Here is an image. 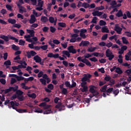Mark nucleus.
I'll use <instances>...</instances> for the list:
<instances>
[{
    "instance_id": "f257e3e1",
    "label": "nucleus",
    "mask_w": 131,
    "mask_h": 131,
    "mask_svg": "<svg viewBox=\"0 0 131 131\" xmlns=\"http://www.w3.org/2000/svg\"><path fill=\"white\" fill-rule=\"evenodd\" d=\"M0 38L4 39L6 42H8V41H9V38L12 39V40H14L15 42H18L19 41V39L11 35L8 36L5 35H2L0 36Z\"/></svg>"
},
{
    "instance_id": "f03ea898",
    "label": "nucleus",
    "mask_w": 131,
    "mask_h": 131,
    "mask_svg": "<svg viewBox=\"0 0 131 131\" xmlns=\"http://www.w3.org/2000/svg\"><path fill=\"white\" fill-rule=\"evenodd\" d=\"M90 90L89 92L91 94H94V96H100L99 92L97 90V86L95 85H91L89 86Z\"/></svg>"
},
{
    "instance_id": "7ed1b4c3",
    "label": "nucleus",
    "mask_w": 131,
    "mask_h": 131,
    "mask_svg": "<svg viewBox=\"0 0 131 131\" xmlns=\"http://www.w3.org/2000/svg\"><path fill=\"white\" fill-rule=\"evenodd\" d=\"M10 105H11V107H12V108L14 109V110H16V111L18 112V113H25L27 112V110L17 108L16 107H15V105H16V104L15 103V102L14 101H11Z\"/></svg>"
},
{
    "instance_id": "20e7f679",
    "label": "nucleus",
    "mask_w": 131,
    "mask_h": 131,
    "mask_svg": "<svg viewBox=\"0 0 131 131\" xmlns=\"http://www.w3.org/2000/svg\"><path fill=\"white\" fill-rule=\"evenodd\" d=\"M77 59L79 62H82V63H84V64H85L87 66H89V67L92 66V64L90 61L85 58L82 59V57H81V56L78 57Z\"/></svg>"
},
{
    "instance_id": "39448f33",
    "label": "nucleus",
    "mask_w": 131,
    "mask_h": 131,
    "mask_svg": "<svg viewBox=\"0 0 131 131\" xmlns=\"http://www.w3.org/2000/svg\"><path fill=\"white\" fill-rule=\"evenodd\" d=\"M105 55L107 58H108L109 61H112L114 58V55L113 53L111 52L109 49H107L105 51Z\"/></svg>"
},
{
    "instance_id": "423d86ee",
    "label": "nucleus",
    "mask_w": 131,
    "mask_h": 131,
    "mask_svg": "<svg viewBox=\"0 0 131 131\" xmlns=\"http://www.w3.org/2000/svg\"><path fill=\"white\" fill-rule=\"evenodd\" d=\"M34 112H35L36 113H43V114H50V113L52 112V110L49 109L43 112L42 110H40V108H38L37 110L36 109L35 110Z\"/></svg>"
},
{
    "instance_id": "0eeeda50",
    "label": "nucleus",
    "mask_w": 131,
    "mask_h": 131,
    "mask_svg": "<svg viewBox=\"0 0 131 131\" xmlns=\"http://www.w3.org/2000/svg\"><path fill=\"white\" fill-rule=\"evenodd\" d=\"M114 30L118 33V34H121V32L122 31V28L119 27V25L117 24L115 25Z\"/></svg>"
},
{
    "instance_id": "6e6552de",
    "label": "nucleus",
    "mask_w": 131,
    "mask_h": 131,
    "mask_svg": "<svg viewBox=\"0 0 131 131\" xmlns=\"http://www.w3.org/2000/svg\"><path fill=\"white\" fill-rule=\"evenodd\" d=\"M84 77L81 79L82 82H86V81H90V78L92 77V75L88 74H84Z\"/></svg>"
},
{
    "instance_id": "1a4fd4ad",
    "label": "nucleus",
    "mask_w": 131,
    "mask_h": 131,
    "mask_svg": "<svg viewBox=\"0 0 131 131\" xmlns=\"http://www.w3.org/2000/svg\"><path fill=\"white\" fill-rule=\"evenodd\" d=\"M68 51L72 54H76L77 51L74 48V46H70L68 48Z\"/></svg>"
},
{
    "instance_id": "9d476101",
    "label": "nucleus",
    "mask_w": 131,
    "mask_h": 131,
    "mask_svg": "<svg viewBox=\"0 0 131 131\" xmlns=\"http://www.w3.org/2000/svg\"><path fill=\"white\" fill-rule=\"evenodd\" d=\"M62 53V57L66 58V57H65V55H66L68 57V58H70V52H69V51L63 50Z\"/></svg>"
},
{
    "instance_id": "9b49d317",
    "label": "nucleus",
    "mask_w": 131,
    "mask_h": 131,
    "mask_svg": "<svg viewBox=\"0 0 131 131\" xmlns=\"http://www.w3.org/2000/svg\"><path fill=\"white\" fill-rule=\"evenodd\" d=\"M103 12H99V11H95L92 12V15L94 16H98V17H100V16H102V15H103Z\"/></svg>"
},
{
    "instance_id": "f8f14e48",
    "label": "nucleus",
    "mask_w": 131,
    "mask_h": 131,
    "mask_svg": "<svg viewBox=\"0 0 131 131\" xmlns=\"http://www.w3.org/2000/svg\"><path fill=\"white\" fill-rule=\"evenodd\" d=\"M33 59L36 63H40V62H41V58H40L38 55L35 56Z\"/></svg>"
},
{
    "instance_id": "ddd939ff",
    "label": "nucleus",
    "mask_w": 131,
    "mask_h": 131,
    "mask_svg": "<svg viewBox=\"0 0 131 131\" xmlns=\"http://www.w3.org/2000/svg\"><path fill=\"white\" fill-rule=\"evenodd\" d=\"M35 21H36V18H35V16H34V15H31L30 20V24H33V23H34Z\"/></svg>"
},
{
    "instance_id": "4468645a",
    "label": "nucleus",
    "mask_w": 131,
    "mask_h": 131,
    "mask_svg": "<svg viewBox=\"0 0 131 131\" xmlns=\"http://www.w3.org/2000/svg\"><path fill=\"white\" fill-rule=\"evenodd\" d=\"M11 64H12V62H11V60H8L5 61L4 63V64L6 65V68L7 69L10 68V67H8V66H11Z\"/></svg>"
},
{
    "instance_id": "2eb2a0df",
    "label": "nucleus",
    "mask_w": 131,
    "mask_h": 131,
    "mask_svg": "<svg viewBox=\"0 0 131 131\" xmlns=\"http://www.w3.org/2000/svg\"><path fill=\"white\" fill-rule=\"evenodd\" d=\"M101 32H102V33H105V32L106 33H109V30L107 27H103L101 29Z\"/></svg>"
},
{
    "instance_id": "dca6fc26",
    "label": "nucleus",
    "mask_w": 131,
    "mask_h": 131,
    "mask_svg": "<svg viewBox=\"0 0 131 131\" xmlns=\"http://www.w3.org/2000/svg\"><path fill=\"white\" fill-rule=\"evenodd\" d=\"M27 32L29 33L30 35L32 37H34L35 33L34 30L27 29Z\"/></svg>"
},
{
    "instance_id": "f3484780",
    "label": "nucleus",
    "mask_w": 131,
    "mask_h": 131,
    "mask_svg": "<svg viewBox=\"0 0 131 131\" xmlns=\"http://www.w3.org/2000/svg\"><path fill=\"white\" fill-rule=\"evenodd\" d=\"M40 20L43 23H46V22H48L49 21V19L47 17L45 16H42L41 17Z\"/></svg>"
},
{
    "instance_id": "a211bd4d",
    "label": "nucleus",
    "mask_w": 131,
    "mask_h": 131,
    "mask_svg": "<svg viewBox=\"0 0 131 131\" xmlns=\"http://www.w3.org/2000/svg\"><path fill=\"white\" fill-rule=\"evenodd\" d=\"M21 86L24 90H30L31 89V87H28V86H26V84H25V83H21Z\"/></svg>"
},
{
    "instance_id": "6ab92c4d",
    "label": "nucleus",
    "mask_w": 131,
    "mask_h": 131,
    "mask_svg": "<svg viewBox=\"0 0 131 131\" xmlns=\"http://www.w3.org/2000/svg\"><path fill=\"white\" fill-rule=\"evenodd\" d=\"M11 48L12 50H13V51H19V50H20V47L16 46L15 44L11 46Z\"/></svg>"
},
{
    "instance_id": "aec40b11",
    "label": "nucleus",
    "mask_w": 131,
    "mask_h": 131,
    "mask_svg": "<svg viewBox=\"0 0 131 131\" xmlns=\"http://www.w3.org/2000/svg\"><path fill=\"white\" fill-rule=\"evenodd\" d=\"M23 94H24V92H23L22 91L20 90H18L16 92V95H17V97H19L20 96H23Z\"/></svg>"
},
{
    "instance_id": "412c9836",
    "label": "nucleus",
    "mask_w": 131,
    "mask_h": 131,
    "mask_svg": "<svg viewBox=\"0 0 131 131\" xmlns=\"http://www.w3.org/2000/svg\"><path fill=\"white\" fill-rule=\"evenodd\" d=\"M115 72H116V73H118V74H122V73H123V71H122L121 70V69L119 67L117 68L115 70Z\"/></svg>"
},
{
    "instance_id": "4be33fe9",
    "label": "nucleus",
    "mask_w": 131,
    "mask_h": 131,
    "mask_svg": "<svg viewBox=\"0 0 131 131\" xmlns=\"http://www.w3.org/2000/svg\"><path fill=\"white\" fill-rule=\"evenodd\" d=\"M26 8H24V7L23 6V8H19V12L20 13V14L26 13Z\"/></svg>"
},
{
    "instance_id": "5701e85b",
    "label": "nucleus",
    "mask_w": 131,
    "mask_h": 131,
    "mask_svg": "<svg viewBox=\"0 0 131 131\" xmlns=\"http://www.w3.org/2000/svg\"><path fill=\"white\" fill-rule=\"evenodd\" d=\"M116 17H122L123 16V13H122V11L121 10L118 11V12L116 14Z\"/></svg>"
},
{
    "instance_id": "b1692460",
    "label": "nucleus",
    "mask_w": 131,
    "mask_h": 131,
    "mask_svg": "<svg viewBox=\"0 0 131 131\" xmlns=\"http://www.w3.org/2000/svg\"><path fill=\"white\" fill-rule=\"evenodd\" d=\"M39 81L41 82V84H43V85H47V81L45 79L40 78L39 79Z\"/></svg>"
},
{
    "instance_id": "393cba45",
    "label": "nucleus",
    "mask_w": 131,
    "mask_h": 131,
    "mask_svg": "<svg viewBox=\"0 0 131 131\" xmlns=\"http://www.w3.org/2000/svg\"><path fill=\"white\" fill-rule=\"evenodd\" d=\"M8 22L10 24H16V19L9 18L8 19Z\"/></svg>"
},
{
    "instance_id": "a878e982",
    "label": "nucleus",
    "mask_w": 131,
    "mask_h": 131,
    "mask_svg": "<svg viewBox=\"0 0 131 131\" xmlns=\"http://www.w3.org/2000/svg\"><path fill=\"white\" fill-rule=\"evenodd\" d=\"M17 81H21V80H24L25 78L22 77V76H17L16 75V78Z\"/></svg>"
},
{
    "instance_id": "bb28decb",
    "label": "nucleus",
    "mask_w": 131,
    "mask_h": 131,
    "mask_svg": "<svg viewBox=\"0 0 131 131\" xmlns=\"http://www.w3.org/2000/svg\"><path fill=\"white\" fill-rule=\"evenodd\" d=\"M122 40L123 43H124L125 45H128V43H129V42H128V41L126 39V38H125V37H122Z\"/></svg>"
},
{
    "instance_id": "cd10ccee",
    "label": "nucleus",
    "mask_w": 131,
    "mask_h": 131,
    "mask_svg": "<svg viewBox=\"0 0 131 131\" xmlns=\"http://www.w3.org/2000/svg\"><path fill=\"white\" fill-rule=\"evenodd\" d=\"M61 103L59 102L58 104L55 106V108L59 109V111H62V110H64V109H62V107H61Z\"/></svg>"
},
{
    "instance_id": "c85d7f7f",
    "label": "nucleus",
    "mask_w": 131,
    "mask_h": 131,
    "mask_svg": "<svg viewBox=\"0 0 131 131\" xmlns=\"http://www.w3.org/2000/svg\"><path fill=\"white\" fill-rule=\"evenodd\" d=\"M82 7H83L85 9H88V8H90V4L84 2L82 4Z\"/></svg>"
},
{
    "instance_id": "c756f323",
    "label": "nucleus",
    "mask_w": 131,
    "mask_h": 131,
    "mask_svg": "<svg viewBox=\"0 0 131 131\" xmlns=\"http://www.w3.org/2000/svg\"><path fill=\"white\" fill-rule=\"evenodd\" d=\"M58 25L59 27H62L63 28L66 27V24L64 23H58Z\"/></svg>"
},
{
    "instance_id": "7c9ffc66",
    "label": "nucleus",
    "mask_w": 131,
    "mask_h": 131,
    "mask_svg": "<svg viewBox=\"0 0 131 131\" xmlns=\"http://www.w3.org/2000/svg\"><path fill=\"white\" fill-rule=\"evenodd\" d=\"M43 1L41 0H38V7H43Z\"/></svg>"
},
{
    "instance_id": "2f4dec72",
    "label": "nucleus",
    "mask_w": 131,
    "mask_h": 131,
    "mask_svg": "<svg viewBox=\"0 0 131 131\" xmlns=\"http://www.w3.org/2000/svg\"><path fill=\"white\" fill-rule=\"evenodd\" d=\"M82 89L81 90L82 93H86L88 92V86H85L82 87Z\"/></svg>"
},
{
    "instance_id": "473e14b6",
    "label": "nucleus",
    "mask_w": 131,
    "mask_h": 131,
    "mask_svg": "<svg viewBox=\"0 0 131 131\" xmlns=\"http://www.w3.org/2000/svg\"><path fill=\"white\" fill-rule=\"evenodd\" d=\"M28 97L29 98H32V99H35L36 98V94L35 93H32V94H29Z\"/></svg>"
},
{
    "instance_id": "72a5a7b5",
    "label": "nucleus",
    "mask_w": 131,
    "mask_h": 131,
    "mask_svg": "<svg viewBox=\"0 0 131 131\" xmlns=\"http://www.w3.org/2000/svg\"><path fill=\"white\" fill-rule=\"evenodd\" d=\"M95 9H96V10H98L99 11H102V10L105 9V7H104L103 6H100L99 7H96Z\"/></svg>"
},
{
    "instance_id": "f704fd0d",
    "label": "nucleus",
    "mask_w": 131,
    "mask_h": 131,
    "mask_svg": "<svg viewBox=\"0 0 131 131\" xmlns=\"http://www.w3.org/2000/svg\"><path fill=\"white\" fill-rule=\"evenodd\" d=\"M48 45H43L40 46V49H41L43 51H47L48 50Z\"/></svg>"
},
{
    "instance_id": "c9c22d12",
    "label": "nucleus",
    "mask_w": 131,
    "mask_h": 131,
    "mask_svg": "<svg viewBox=\"0 0 131 131\" xmlns=\"http://www.w3.org/2000/svg\"><path fill=\"white\" fill-rule=\"evenodd\" d=\"M17 63H18L19 64H20V65H23L24 64V66H26V67L27 66V63L25 61L20 60V61L17 62Z\"/></svg>"
},
{
    "instance_id": "e433bc0d",
    "label": "nucleus",
    "mask_w": 131,
    "mask_h": 131,
    "mask_svg": "<svg viewBox=\"0 0 131 131\" xmlns=\"http://www.w3.org/2000/svg\"><path fill=\"white\" fill-rule=\"evenodd\" d=\"M98 18L97 17L95 16L93 18L92 21H91V23H94V24H97V20Z\"/></svg>"
},
{
    "instance_id": "4c0bfd02",
    "label": "nucleus",
    "mask_w": 131,
    "mask_h": 131,
    "mask_svg": "<svg viewBox=\"0 0 131 131\" xmlns=\"http://www.w3.org/2000/svg\"><path fill=\"white\" fill-rule=\"evenodd\" d=\"M18 45L19 46H25V41L23 40V39H20L19 40Z\"/></svg>"
},
{
    "instance_id": "58836bf2",
    "label": "nucleus",
    "mask_w": 131,
    "mask_h": 131,
    "mask_svg": "<svg viewBox=\"0 0 131 131\" xmlns=\"http://www.w3.org/2000/svg\"><path fill=\"white\" fill-rule=\"evenodd\" d=\"M106 89H107V85H104L101 89H100L101 92H102V93H105L107 90H106Z\"/></svg>"
},
{
    "instance_id": "ea45409f",
    "label": "nucleus",
    "mask_w": 131,
    "mask_h": 131,
    "mask_svg": "<svg viewBox=\"0 0 131 131\" xmlns=\"http://www.w3.org/2000/svg\"><path fill=\"white\" fill-rule=\"evenodd\" d=\"M108 38V34H104L101 38L102 40H106Z\"/></svg>"
},
{
    "instance_id": "a19ab883",
    "label": "nucleus",
    "mask_w": 131,
    "mask_h": 131,
    "mask_svg": "<svg viewBox=\"0 0 131 131\" xmlns=\"http://www.w3.org/2000/svg\"><path fill=\"white\" fill-rule=\"evenodd\" d=\"M47 88L49 90L53 91V90H54V85H53V84H49L48 85Z\"/></svg>"
},
{
    "instance_id": "79ce46f5",
    "label": "nucleus",
    "mask_w": 131,
    "mask_h": 131,
    "mask_svg": "<svg viewBox=\"0 0 131 131\" xmlns=\"http://www.w3.org/2000/svg\"><path fill=\"white\" fill-rule=\"evenodd\" d=\"M106 25V21L103 20H100L99 21V25L100 26H104V25Z\"/></svg>"
},
{
    "instance_id": "37998d69",
    "label": "nucleus",
    "mask_w": 131,
    "mask_h": 131,
    "mask_svg": "<svg viewBox=\"0 0 131 131\" xmlns=\"http://www.w3.org/2000/svg\"><path fill=\"white\" fill-rule=\"evenodd\" d=\"M84 59H89V58H91V57H92V54H90V53H86L85 55L84 56Z\"/></svg>"
},
{
    "instance_id": "c03bdc74",
    "label": "nucleus",
    "mask_w": 131,
    "mask_h": 131,
    "mask_svg": "<svg viewBox=\"0 0 131 131\" xmlns=\"http://www.w3.org/2000/svg\"><path fill=\"white\" fill-rule=\"evenodd\" d=\"M17 98L20 102L24 101V96L23 95L17 96Z\"/></svg>"
},
{
    "instance_id": "a18cd8bd",
    "label": "nucleus",
    "mask_w": 131,
    "mask_h": 131,
    "mask_svg": "<svg viewBox=\"0 0 131 131\" xmlns=\"http://www.w3.org/2000/svg\"><path fill=\"white\" fill-rule=\"evenodd\" d=\"M90 45V41H83V47H88Z\"/></svg>"
},
{
    "instance_id": "49530a36",
    "label": "nucleus",
    "mask_w": 131,
    "mask_h": 131,
    "mask_svg": "<svg viewBox=\"0 0 131 131\" xmlns=\"http://www.w3.org/2000/svg\"><path fill=\"white\" fill-rule=\"evenodd\" d=\"M64 84L67 88H71V85L70 84V82H69V81H66L64 83Z\"/></svg>"
},
{
    "instance_id": "de8ad7c7",
    "label": "nucleus",
    "mask_w": 131,
    "mask_h": 131,
    "mask_svg": "<svg viewBox=\"0 0 131 131\" xmlns=\"http://www.w3.org/2000/svg\"><path fill=\"white\" fill-rule=\"evenodd\" d=\"M43 75V72H42V71H40L38 74H37V77L39 78H40V77H42V76Z\"/></svg>"
},
{
    "instance_id": "09e8293b",
    "label": "nucleus",
    "mask_w": 131,
    "mask_h": 131,
    "mask_svg": "<svg viewBox=\"0 0 131 131\" xmlns=\"http://www.w3.org/2000/svg\"><path fill=\"white\" fill-rule=\"evenodd\" d=\"M10 92H12L11 87H9V89H5V92H4V94L6 95V94H8V93H10Z\"/></svg>"
},
{
    "instance_id": "8fccbe9b",
    "label": "nucleus",
    "mask_w": 131,
    "mask_h": 131,
    "mask_svg": "<svg viewBox=\"0 0 131 131\" xmlns=\"http://www.w3.org/2000/svg\"><path fill=\"white\" fill-rule=\"evenodd\" d=\"M49 21L50 23H54L55 22V18L53 17L50 16L49 19Z\"/></svg>"
},
{
    "instance_id": "3c124183",
    "label": "nucleus",
    "mask_w": 131,
    "mask_h": 131,
    "mask_svg": "<svg viewBox=\"0 0 131 131\" xmlns=\"http://www.w3.org/2000/svg\"><path fill=\"white\" fill-rule=\"evenodd\" d=\"M50 28L51 32H52V33H54V32H55V31L56 30V28H54V27H53L52 26H51L50 27Z\"/></svg>"
},
{
    "instance_id": "603ef678",
    "label": "nucleus",
    "mask_w": 131,
    "mask_h": 131,
    "mask_svg": "<svg viewBox=\"0 0 131 131\" xmlns=\"http://www.w3.org/2000/svg\"><path fill=\"white\" fill-rule=\"evenodd\" d=\"M68 92L67 91V89L66 88H63L62 90V93L63 95H67Z\"/></svg>"
},
{
    "instance_id": "864d4df0",
    "label": "nucleus",
    "mask_w": 131,
    "mask_h": 131,
    "mask_svg": "<svg viewBox=\"0 0 131 131\" xmlns=\"http://www.w3.org/2000/svg\"><path fill=\"white\" fill-rule=\"evenodd\" d=\"M32 3L33 6H36L37 1L36 0H30V3Z\"/></svg>"
},
{
    "instance_id": "5fc2aeb1",
    "label": "nucleus",
    "mask_w": 131,
    "mask_h": 131,
    "mask_svg": "<svg viewBox=\"0 0 131 131\" xmlns=\"http://www.w3.org/2000/svg\"><path fill=\"white\" fill-rule=\"evenodd\" d=\"M125 35L127 36V37H131V33L129 31H125Z\"/></svg>"
},
{
    "instance_id": "6e6d98bb",
    "label": "nucleus",
    "mask_w": 131,
    "mask_h": 131,
    "mask_svg": "<svg viewBox=\"0 0 131 131\" xmlns=\"http://www.w3.org/2000/svg\"><path fill=\"white\" fill-rule=\"evenodd\" d=\"M43 32H48L49 31V27H44L42 29Z\"/></svg>"
},
{
    "instance_id": "4d7b16f0",
    "label": "nucleus",
    "mask_w": 131,
    "mask_h": 131,
    "mask_svg": "<svg viewBox=\"0 0 131 131\" xmlns=\"http://www.w3.org/2000/svg\"><path fill=\"white\" fill-rule=\"evenodd\" d=\"M53 43L55 45H60V41L58 39H53Z\"/></svg>"
},
{
    "instance_id": "13d9d810",
    "label": "nucleus",
    "mask_w": 131,
    "mask_h": 131,
    "mask_svg": "<svg viewBox=\"0 0 131 131\" xmlns=\"http://www.w3.org/2000/svg\"><path fill=\"white\" fill-rule=\"evenodd\" d=\"M89 60H90V61H92V62H98V59H96V57L90 58H89Z\"/></svg>"
},
{
    "instance_id": "bf43d9fd",
    "label": "nucleus",
    "mask_w": 131,
    "mask_h": 131,
    "mask_svg": "<svg viewBox=\"0 0 131 131\" xmlns=\"http://www.w3.org/2000/svg\"><path fill=\"white\" fill-rule=\"evenodd\" d=\"M110 83L108 84L109 85H113L115 83V80L114 79L110 80Z\"/></svg>"
},
{
    "instance_id": "052dcab7",
    "label": "nucleus",
    "mask_w": 131,
    "mask_h": 131,
    "mask_svg": "<svg viewBox=\"0 0 131 131\" xmlns=\"http://www.w3.org/2000/svg\"><path fill=\"white\" fill-rule=\"evenodd\" d=\"M62 64H63V65H64V66H65V67H68V64L69 63H68V61L63 60L62 61Z\"/></svg>"
},
{
    "instance_id": "680f3d73",
    "label": "nucleus",
    "mask_w": 131,
    "mask_h": 131,
    "mask_svg": "<svg viewBox=\"0 0 131 131\" xmlns=\"http://www.w3.org/2000/svg\"><path fill=\"white\" fill-rule=\"evenodd\" d=\"M11 91H13V92H17L18 91V86H15V87L11 86Z\"/></svg>"
},
{
    "instance_id": "e2e57ef3",
    "label": "nucleus",
    "mask_w": 131,
    "mask_h": 131,
    "mask_svg": "<svg viewBox=\"0 0 131 131\" xmlns=\"http://www.w3.org/2000/svg\"><path fill=\"white\" fill-rule=\"evenodd\" d=\"M7 10H8V11H12V6H11V5H10L9 4H7L6 6Z\"/></svg>"
},
{
    "instance_id": "0e129e2a",
    "label": "nucleus",
    "mask_w": 131,
    "mask_h": 131,
    "mask_svg": "<svg viewBox=\"0 0 131 131\" xmlns=\"http://www.w3.org/2000/svg\"><path fill=\"white\" fill-rule=\"evenodd\" d=\"M113 46V43L111 42H110L106 44V47H107V48H111V47H112Z\"/></svg>"
},
{
    "instance_id": "69168bd1",
    "label": "nucleus",
    "mask_w": 131,
    "mask_h": 131,
    "mask_svg": "<svg viewBox=\"0 0 131 131\" xmlns=\"http://www.w3.org/2000/svg\"><path fill=\"white\" fill-rule=\"evenodd\" d=\"M111 79V77L109 76H106L104 78V80H105V81H110Z\"/></svg>"
},
{
    "instance_id": "338daca9",
    "label": "nucleus",
    "mask_w": 131,
    "mask_h": 131,
    "mask_svg": "<svg viewBox=\"0 0 131 131\" xmlns=\"http://www.w3.org/2000/svg\"><path fill=\"white\" fill-rule=\"evenodd\" d=\"M0 82L2 84H6V79L4 78L0 79Z\"/></svg>"
},
{
    "instance_id": "774afa93",
    "label": "nucleus",
    "mask_w": 131,
    "mask_h": 131,
    "mask_svg": "<svg viewBox=\"0 0 131 131\" xmlns=\"http://www.w3.org/2000/svg\"><path fill=\"white\" fill-rule=\"evenodd\" d=\"M99 62L101 63V64L106 63V59L101 58V59H99Z\"/></svg>"
}]
</instances>
